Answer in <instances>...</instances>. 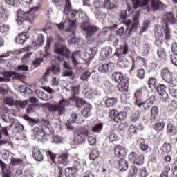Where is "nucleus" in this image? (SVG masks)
Returning <instances> with one entry per match:
<instances>
[{
	"label": "nucleus",
	"mask_w": 177,
	"mask_h": 177,
	"mask_svg": "<svg viewBox=\"0 0 177 177\" xmlns=\"http://www.w3.org/2000/svg\"><path fill=\"white\" fill-rule=\"evenodd\" d=\"M169 110L170 111H176L177 109V102L175 100L171 101L170 104L168 106Z\"/></svg>",
	"instance_id": "338daca9"
},
{
	"label": "nucleus",
	"mask_w": 177,
	"mask_h": 177,
	"mask_svg": "<svg viewBox=\"0 0 177 177\" xmlns=\"http://www.w3.org/2000/svg\"><path fill=\"white\" fill-rule=\"evenodd\" d=\"M55 53H57V55H61V56H67L68 53H70V50L67 49L66 46L56 44L55 47Z\"/></svg>",
	"instance_id": "dca6fc26"
},
{
	"label": "nucleus",
	"mask_w": 177,
	"mask_h": 177,
	"mask_svg": "<svg viewBox=\"0 0 177 177\" xmlns=\"http://www.w3.org/2000/svg\"><path fill=\"white\" fill-rule=\"evenodd\" d=\"M99 157V150L97 149H93L89 156V160H96Z\"/></svg>",
	"instance_id": "a18cd8bd"
},
{
	"label": "nucleus",
	"mask_w": 177,
	"mask_h": 177,
	"mask_svg": "<svg viewBox=\"0 0 177 177\" xmlns=\"http://www.w3.org/2000/svg\"><path fill=\"white\" fill-rule=\"evenodd\" d=\"M1 120H3L4 122H12L13 118L10 115V110H7L3 113L1 115Z\"/></svg>",
	"instance_id": "f704fd0d"
},
{
	"label": "nucleus",
	"mask_w": 177,
	"mask_h": 177,
	"mask_svg": "<svg viewBox=\"0 0 177 177\" xmlns=\"http://www.w3.org/2000/svg\"><path fill=\"white\" fill-rule=\"evenodd\" d=\"M73 168H75V171H80V169L84 168V165L80 161L75 160L73 162Z\"/></svg>",
	"instance_id": "052dcab7"
},
{
	"label": "nucleus",
	"mask_w": 177,
	"mask_h": 177,
	"mask_svg": "<svg viewBox=\"0 0 177 177\" xmlns=\"http://www.w3.org/2000/svg\"><path fill=\"white\" fill-rule=\"evenodd\" d=\"M162 30L163 31L164 35H162V32L157 31V28L155 29V37L158 39L155 41V45L156 46H161L162 44V38H165L166 41H169L171 39V30H169V24L171 23V24H176V19H175V17H174V14L172 12H166L162 18ZM165 35V37H164Z\"/></svg>",
	"instance_id": "f257e3e1"
},
{
	"label": "nucleus",
	"mask_w": 177,
	"mask_h": 177,
	"mask_svg": "<svg viewBox=\"0 0 177 177\" xmlns=\"http://www.w3.org/2000/svg\"><path fill=\"white\" fill-rule=\"evenodd\" d=\"M59 31H65L71 32V35H74L75 30H77V21L75 19H66L64 23L55 24Z\"/></svg>",
	"instance_id": "7ed1b4c3"
},
{
	"label": "nucleus",
	"mask_w": 177,
	"mask_h": 177,
	"mask_svg": "<svg viewBox=\"0 0 177 177\" xmlns=\"http://www.w3.org/2000/svg\"><path fill=\"white\" fill-rule=\"evenodd\" d=\"M112 78L118 84L120 82H122L124 81V76L120 72H115L112 74Z\"/></svg>",
	"instance_id": "e433bc0d"
},
{
	"label": "nucleus",
	"mask_w": 177,
	"mask_h": 177,
	"mask_svg": "<svg viewBox=\"0 0 177 177\" xmlns=\"http://www.w3.org/2000/svg\"><path fill=\"white\" fill-rule=\"evenodd\" d=\"M52 42H53V37H48L46 46L44 47V49H45L46 53V54L44 55V57H46L47 56H49V54H48V50L50 47V45L52 44Z\"/></svg>",
	"instance_id": "79ce46f5"
},
{
	"label": "nucleus",
	"mask_w": 177,
	"mask_h": 177,
	"mask_svg": "<svg viewBox=\"0 0 177 177\" xmlns=\"http://www.w3.org/2000/svg\"><path fill=\"white\" fill-rule=\"evenodd\" d=\"M113 53V48L111 46H105L102 48L100 53V60H106L107 57L111 56Z\"/></svg>",
	"instance_id": "2eb2a0df"
},
{
	"label": "nucleus",
	"mask_w": 177,
	"mask_h": 177,
	"mask_svg": "<svg viewBox=\"0 0 177 177\" xmlns=\"http://www.w3.org/2000/svg\"><path fill=\"white\" fill-rule=\"evenodd\" d=\"M4 103L7 106H15V100L12 97H6L4 99Z\"/></svg>",
	"instance_id": "6e6d98bb"
},
{
	"label": "nucleus",
	"mask_w": 177,
	"mask_h": 177,
	"mask_svg": "<svg viewBox=\"0 0 177 177\" xmlns=\"http://www.w3.org/2000/svg\"><path fill=\"white\" fill-rule=\"evenodd\" d=\"M88 143L91 146H95L96 145V136L92 135L88 136L87 138Z\"/></svg>",
	"instance_id": "603ef678"
},
{
	"label": "nucleus",
	"mask_w": 177,
	"mask_h": 177,
	"mask_svg": "<svg viewBox=\"0 0 177 177\" xmlns=\"http://www.w3.org/2000/svg\"><path fill=\"white\" fill-rule=\"evenodd\" d=\"M71 117L73 119V121L75 124H82L84 122V120L82 119V117H81V115L74 112L71 113Z\"/></svg>",
	"instance_id": "72a5a7b5"
},
{
	"label": "nucleus",
	"mask_w": 177,
	"mask_h": 177,
	"mask_svg": "<svg viewBox=\"0 0 177 177\" xmlns=\"http://www.w3.org/2000/svg\"><path fill=\"white\" fill-rule=\"evenodd\" d=\"M156 91L158 95H160V99L162 102H165L168 100L169 95L168 93H167V86H165V85L160 84L157 86Z\"/></svg>",
	"instance_id": "ddd939ff"
},
{
	"label": "nucleus",
	"mask_w": 177,
	"mask_h": 177,
	"mask_svg": "<svg viewBox=\"0 0 177 177\" xmlns=\"http://www.w3.org/2000/svg\"><path fill=\"white\" fill-rule=\"evenodd\" d=\"M161 77L165 82H167L169 84V82H171L174 81L172 80V73H171V71L168 68H165L162 70L161 71Z\"/></svg>",
	"instance_id": "a211bd4d"
},
{
	"label": "nucleus",
	"mask_w": 177,
	"mask_h": 177,
	"mask_svg": "<svg viewBox=\"0 0 177 177\" xmlns=\"http://www.w3.org/2000/svg\"><path fill=\"white\" fill-rule=\"evenodd\" d=\"M10 30V27L9 26V25H6V24L1 25L0 24V32L1 34H6V33L9 32Z\"/></svg>",
	"instance_id": "09e8293b"
},
{
	"label": "nucleus",
	"mask_w": 177,
	"mask_h": 177,
	"mask_svg": "<svg viewBox=\"0 0 177 177\" xmlns=\"http://www.w3.org/2000/svg\"><path fill=\"white\" fill-rule=\"evenodd\" d=\"M16 107H19L20 109H24L27 104H28V100H25L24 101L17 100L15 102Z\"/></svg>",
	"instance_id": "37998d69"
},
{
	"label": "nucleus",
	"mask_w": 177,
	"mask_h": 177,
	"mask_svg": "<svg viewBox=\"0 0 177 177\" xmlns=\"http://www.w3.org/2000/svg\"><path fill=\"white\" fill-rule=\"evenodd\" d=\"M65 3L64 15H69L71 19H74L77 16L78 11L71 9V1L70 0H65Z\"/></svg>",
	"instance_id": "f8f14e48"
},
{
	"label": "nucleus",
	"mask_w": 177,
	"mask_h": 177,
	"mask_svg": "<svg viewBox=\"0 0 177 177\" xmlns=\"http://www.w3.org/2000/svg\"><path fill=\"white\" fill-rule=\"evenodd\" d=\"M158 107L153 106L151 110V120H156L157 115H158Z\"/></svg>",
	"instance_id": "de8ad7c7"
},
{
	"label": "nucleus",
	"mask_w": 177,
	"mask_h": 177,
	"mask_svg": "<svg viewBox=\"0 0 177 177\" xmlns=\"http://www.w3.org/2000/svg\"><path fill=\"white\" fill-rule=\"evenodd\" d=\"M169 92L173 97H177V80H173L169 86Z\"/></svg>",
	"instance_id": "412c9836"
},
{
	"label": "nucleus",
	"mask_w": 177,
	"mask_h": 177,
	"mask_svg": "<svg viewBox=\"0 0 177 177\" xmlns=\"http://www.w3.org/2000/svg\"><path fill=\"white\" fill-rule=\"evenodd\" d=\"M104 1L105 0H95L93 3L95 9H99V8L103 7V5H104Z\"/></svg>",
	"instance_id": "0e129e2a"
},
{
	"label": "nucleus",
	"mask_w": 177,
	"mask_h": 177,
	"mask_svg": "<svg viewBox=\"0 0 177 177\" xmlns=\"http://www.w3.org/2000/svg\"><path fill=\"white\" fill-rule=\"evenodd\" d=\"M129 159L130 161H133V164H136V165H142L145 157L143 155L138 154L136 152H131L129 154Z\"/></svg>",
	"instance_id": "9b49d317"
},
{
	"label": "nucleus",
	"mask_w": 177,
	"mask_h": 177,
	"mask_svg": "<svg viewBox=\"0 0 177 177\" xmlns=\"http://www.w3.org/2000/svg\"><path fill=\"white\" fill-rule=\"evenodd\" d=\"M151 6L153 10L164 9V4L160 0H151Z\"/></svg>",
	"instance_id": "b1692460"
},
{
	"label": "nucleus",
	"mask_w": 177,
	"mask_h": 177,
	"mask_svg": "<svg viewBox=\"0 0 177 177\" xmlns=\"http://www.w3.org/2000/svg\"><path fill=\"white\" fill-rule=\"evenodd\" d=\"M132 5L134 8V9H138L140 7H145V10L149 13L150 10H151V8L149 6V3H150V0H131Z\"/></svg>",
	"instance_id": "1a4fd4ad"
},
{
	"label": "nucleus",
	"mask_w": 177,
	"mask_h": 177,
	"mask_svg": "<svg viewBox=\"0 0 177 177\" xmlns=\"http://www.w3.org/2000/svg\"><path fill=\"white\" fill-rule=\"evenodd\" d=\"M76 131H77L83 136H88V135H89V131L84 127L77 129Z\"/></svg>",
	"instance_id": "69168bd1"
},
{
	"label": "nucleus",
	"mask_w": 177,
	"mask_h": 177,
	"mask_svg": "<svg viewBox=\"0 0 177 177\" xmlns=\"http://www.w3.org/2000/svg\"><path fill=\"white\" fill-rule=\"evenodd\" d=\"M27 39H28V33L24 32L16 37L15 42L19 45H23Z\"/></svg>",
	"instance_id": "5701e85b"
},
{
	"label": "nucleus",
	"mask_w": 177,
	"mask_h": 177,
	"mask_svg": "<svg viewBox=\"0 0 177 177\" xmlns=\"http://www.w3.org/2000/svg\"><path fill=\"white\" fill-rule=\"evenodd\" d=\"M108 138L110 142H117L120 139V137L115 133H111Z\"/></svg>",
	"instance_id": "e2e57ef3"
},
{
	"label": "nucleus",
	"mask_w": 177,
	"mask_h": 177,
	"mask_svg": "<svg viewBox=\"0 0 177 177\" xmlns=\"http://www.w3.org/2000/svg\"><path fill=\"white\" fill-rule=\"evenodd\" d=\"M41 129L46 136V140H48V138H49V136L52 133V129H50V122H49V120H46L43 124Z\"/></svg>",
	"instance_id": "aec40b11"
},
{
	"label": "nucleus",
	"mask_w": 177,
	"mask_h": 177,
	"mask_svg": "<svg viewBox=\"0 0 177 177\" xmlns=\"http://www.w3.org/2000/svg\"><path fill=\"white\" fill-rule=\"evenodd\" d=\"M69 100L75 102L77 107H82L84 104H86V101H85V100H84L83 98H80L75 95H73L71 98H69Z\"/></svg>",
	"instance_id": "4be33fe9"
},
{
	"label": "nucleus",
	"mask_w": 177,
	"mask_h": 177,
	"mask_svg": "<svg viewBox=\"0 0 177 177\" xmlns=\"http://www.w3.org/2000/svg\"><path fill=\"white\" fill-rule=\"evenodd\" d=\"M109 117L114 122H121L125 120V113L124 112L117 111V110H111L109 113Z\"/></svg>",
	"instance_id": "6e6552de"
},
{
	"label": "nucleus",
	"mask_w": 177,
	"mask_h": 177,
	"mask_svg": "<svg viewBox=\"0 0 177 177\" xmlns=\"http://www.w3.org/2000/svg\"><path fill=\"white\" fill-rule=\"evenodd\" d=\"M75 142L79 144L85 142V136H82L77 130L75 133Z\"/></svg>",
	"instance_id": "ea45409f"
},
{
	"label": "nucleus",
	"mask_w": 177,
	"mask_h": 177,
	"mask_svg": "<svg viewBox=\"0 0 177 177\" xmlns=\"http://www.w3.org/2000/svg\"><path fill=\"white\" fill-rule=\"evenodd\" d=\"M39 10V7L35 6L31 8L28 11L24 12V16L26 20L30 23H33L34 20H35L36 13Z\"/></svg>",
	"instance_id": "9d476101"
},
{
	"label": "nucleus",
	"mask_w": 177,
	"mask_h": 177,
	"mask_svg": "<svg viewBox=\"0 0 177 177\" xmlns=\"http://www.w3.org/2000/svg\"><path fill=\"white\" fill-rule=\"evenodd\" d=\"M35 110H37V104H30L26 109V113H28V114H32V113L35 112Z\"/></svg>",
	"instance_id": "864d4df0"
},
{
	"label": "nucleus",
	"mask_w": 177,
	"mask_h": 177,
	"mask_svg": "<svg viewBox=\"0 0 177 177\" xmlns=\"http://www.w3.org/2000/svg\"><path fill=\"white\" fill-rule=\"evenodd\" d=\"M70 104V101L62 98L58 103L49 104L48 110L53 113H58V115H63L66 113V107Z\"/></svg>",
	"instance_id": "20e7f679"
},
{
	"label": "nucleus",
	"mask_w": 177,
	"mask_h": 177,
	"mask_svg": "<svg viewBox=\"0 0 177 177\" xmlns=\"http://www.w3.org/2000/svg\"><path fill=\"white\" fill-rule=\"evenodd\" d=\"M44 42H45V38L40 34L37 36V39L33 43V45H35V46H42L44 45Z\"/></svg>",
	"instance_id": "a19ab883"
},
{
	"label": "nucleus",
	"mask_w": 177,
	"mask_h": 177,
	"mask_svg": "<svg viewBox=\"0 0 177 177\" xmlns=\"http://www.w3.org/2000/svg\"><path fill=\"white\" fill-rule=\"evenodd\" d=\"M89 77H91V72L89 71H86L80 75V80L84 82L88 81Z\"/></svg>",
	"instance_id": "3c124183"
},
{
	"label": "nucleus",
	"mask_w": 177,
	"mask_h": 177,
	"mask_svg": "<svg viewBox=\"0 0 177 177\" xmlns=\"http://www.w3.org/2000/svg\"><path fill=\"white\" fill-rule=\"evenodd\" d=\"M138 175V167L136 166H131L129 171V176L136 177Z\"/></svg>",
	"instance_id": "8fccbe9b"
},
{
	"label": "nucleus",
	"mask_w": 177,
	"mask_h": 177,
	"mask_svg": "<svg viewBox=\"0 0 177 177\" xmlns=\"http://www.w3.org/2000/svg\"><path fill=\"white\" fill-rule=\"evenodd\" d=\"M165 127V122H158L155 124L154 129L156 131V132H161L162 129Z\"/></svg>",
	"instance_id": "49530a36"
},
{
	"label": "nucleus",
	"mask_w": 177,
	"mask_h": 177,
	"mask_svg": "<svg viewBox=\"0 0 177 177\" xmlns=\"http://www.w3.org/2000/svg\"><path fill=\"white\" fill-rule=\"evenodd\" d=\"M44 91H46L47 93H44L41 90H37L35 93L37 96L41 99V100H45L48 102V100H50L52 99V94L55 93V90L52 89L50 87H42Z\"/></svg>",
	"instance_id": "39448f33"
},
{
	"label": "nucleus",
	"mask_w": 177,
	"mask_h": 177,
	"mask_svg": "<svg viewBox=\"0 0 177 177\" xmlns=\"http://www.w3.org/2000/svg\"><path fill=\"white\" fill-rule=\"evenodd\" d=\"M154 102H156V96H154V95H150L149 99H147L145 102L142 104V107L144 108V110L149 109L150 106H153V104H154Z\"/></svg>",
	"instance_id": "bb28decb"
},
{
	"label": "nucleus",
	"mask_w": 177,
	"mask_h": 177,
	"mask_svg": "<svg viewBox=\"0 0 177 177\" xmlns=\"http://www.w3.org/2000/svg\"><path fill=\"white\" fill-rule=\"evenodd\" d=\"M10 164L14 167H17V165H20V164H23V160L20 158H11Z\"/></svg>",
	"instance_id": "5fc2aeb1"
},
{
	"label": "nucleus",
	"mask_w": 177,
	"mask_h": 177,
	"mask_svg": "<svg viewBox=\"0 0 177 177\" xmlns=\"http://www.w3.org/2000/svg\"><path fill=\"white\" fill-rule=\"evenodd\" d=\"M81 59L82 60H84L85 62V65L86 66H89V62L92 60L93 57L92 55H91L89 51L87 50V52L84 53L82 55H81Z\"/></svg>",
	"instance_id": "2f4dec72"
},
{
	"label": "nucleus",
	"mask_w": 177,
	"mask_h": 177,
	"mask_svg": "<svg viewBox=\"0 0 177 177\" xmlns=\"http://www.w3.org/2000/svg\"><path fill=\"white\" fill-rule=\"evenodd\" d=\"M50 71H52V73H53V74H60V66L59 65H55V66H52L51 68H50Z\"/></svg>",
	"instance_id": "774afa93"
},
{
	"label": "nucleus",
	"mask_w": 177,
	"mask_h": 177,
	"mask_svg": "<svg viewBox=\"0 0 177 177\" xmlns=\"http://www.w3.org/2000/svg\"><path fill=\"white\" fill-rule=\"evenodd\" d=\"M103 129V124H97L94 127H92L93 132L96 133H100V131Z\"/></svg>",
	"instance_id": "680f3d73"
},
{
	"label": "nucleus",
	"mask_w": 177,
	"mask_h": 177,
	"mask_svg": "<svg viewBox=\"0 0 177 177\" xmlns=\"http://www.w3.org/2000/svg\"><path fill=\"white\" fill-rule=\"evenodd\" d=\"M32 157L35 161H37L38 162L44 160V155H42L41 150L38 147H33Z\"/></svg>",
	"instance_id": "6ab92c4d"
},
{
	"label": "nucleus",
	"mask_w": 177,
	"mask_h": 177,
	"mask_svg": "<svg viewBox=\"0 0 177 177\" xmlns=\"http://www.w3.org/2000/svg\"><path fill=\"white\" fill-rule=\"evenodd\" d=\"M118 169L120 171H127L128 169V162L124 159L119 160Z\"/></svg>",
	"instance_id": "4c0bfd02"
},
{
	"label": "nucleus",
	"mask_w": 177,
	"mask_h": 177,
	"mask_svg": "<svg viewBox=\"0 0 177 177\" xmlns=\"http://www.w3.org/2000/svg\"><path fill=\"white\" fill-rule=\"evenodd\" d=\"M129 53V47L128 44L125 43L124 46H122L120 48L116 50L115 53L112 56V59H115V62L120 59V57L123 56H127Z\"/></svg>",
	"instance_id": "423d86ee"
},
{
	"label": "nucleus",
	"mask_w": 177,
	"mask_h": 177,
	"mask_svg": "<svg viewBox=\"0 0 177 177\" xmlns=\"http://www.w3.org/2000/svg\"><path fill=\"white\" fill-rule=\"evenodd\" d=\"M142 93L141 89L137 90L134 93L136 99L135 104L136 106H138L140 109L143 106V104H145V102H143V97H142Z\"/></svg>",
	"instance_id": "f3484780"
},
{
	"label": "nucleus",
	"mask_w": 177,
	"mask_h": 177,
	"mask_svg": "<svg viewBox=\"0 0 177 177\" xmlns=\"http://www.w3.org/2000/svg\"><path fill=\"white\" fill-rule=\"evenodd\" d=\"M77 170L74 167H68L65 169V176L66 177H75Z\"/></svg>",
	"instance_id": "c9c22d12"
},
{
	"label": "nucleus",
	"mask_w": 177,
	"mask_h": 177,
	"mask_svg": "<svg viewBox=\"0 0 177 177\" xmlns=\"http://www.w3.org/2000/svg\"><path fill=\"white\" fill-rule=\"evenodd\" d=\"M91 110H92V106L89 104H86L82 109L81 113L83 117L86 118L91 115Z\"/></svg>",
	"instance_id": "7c9ffc66"
},
{
	"label": "nucleus",
	"mask_w": 177,
	"mask_h": 177,
	"mask_svg": "<svg viewBox=\"0 0 177 177\" xmlns=\"http://www.w3.org/2000/svg\"><path fill=\"white\" fill-rule=\"evenodd\" d=\"M138 142L140 143V149L142 150V151H146L147 149H149V145L145 144V140L142 138H140V140H138Z\"/></svg>",
	"instance_id": "13d9d810"
},
{
	"label": "nucleus",
	"mask_w": 177,
	"mask_h": 177,
	"mask_svg": "<svg viewBox=\"0 0 177 177\" xmlns=\"http://www.w3.org/2000/svg\"><path fill=\"white\" fill-rule=\"evenodd\" d=\"M19 91L21 93H24V95H31V93H32V90L26 85L20 86Z\"/></svg>",
	"instance_id": "58836bf2"
},
{
	"label": "nucleus",
	"mask_w": 177,
	"mask_h": 177,
	"mask_svg": "<svg viewBox=\"0 0 177 177\" xmlns=\"http://www.w3.org/2000/svg\"><path fill=\"white\" fill-rule=\"evenodd\" d=\"M81 59V52L77 51L72 53L71 56V60L73 64L75 66V67H77L78 66V62H80V59Z\"/></svg>",
	"instance_id": "a878e982"
},
{
	"label": "nucleus",
	"mask_w": 177,
	"mask_h": 177,
	"mask_svg": "<svg viewBox=\"0 0 177 177\" xmlns=\"http://www.w3.org/2000/svg\"><path fill=\"white\" fill-rule=\"evenodd\" d=\"M118 88L120 92H128V80L124 79L118 84Z\"/></svg>",
	"instance_id": "cd10ccee"
},
{
	"label": "nucleus",
	"mask_w": 177,
	"mask_h": 177,
	"mask_svg": "<svg viewBox=\"0 0 177 177\" xmlns=\"http://www.w3.org/2000/svg\"><path fill=\"white\" fill-rule=\"evenodd\" d=\"M17 15V18L16 19V21L17 24H19V26H21V24L24 23V21L27 20L24 15V11L19 10H18Z\"/></svg>",
	"instance_id": "c85d7f7f"
},
{
	"label": "nucleus",
	"mask_w": 177,
	"mask_h": 177,
	"mask_svg": "<svg viewBox=\"0 0 177 177\" xmlns=\"http://www.w3.org/2000/svg\"><path fill=\"white\" fill-rule=\"evenodd\" d=\"M0 10L1 20H2V21H8V19H9V12H8V10L3 6H1Z\"/></svg>",
	"instance_id": "473e14b6"
},
{
	"label": "nucleus",
	"mask_w": 177,
	"mask_h": 177,
	"mask_svg": "<svg viewBox=\"0 0 177 177\" xmlns=\"http://www.w3.org/2000/svg\"><path fill=\"white\" fill-rule=\"evenodd\" d=\"M117 102H118V98L117 97H108L105 99L104 104L106 107H114L117 104Z\"/></svg>",
	"instance_id": "c756f323"
},
{
	"label": "nucleus",
	"mask_w": 177,
	"mask_h": 177,
	"mask_svg": "<svg viewBox=\"0 0 177 177\" xmlns=\"http://www.w3.org/2000/svg\"><path fill=\"white\" fill-rule=\"evenodd\" d=\"M78 15L80 19L84 20V21L82 23L80 26V30L86 32L87 38H91V37L95 35L96 32L100 31V29L97 28V26L88 24V23H89V17H88L86 13H85L84 10H80L78 12Z\"/></svg>",
	"instance_id": "f03ea898"
},
{
	"label": "nucleus",
	"mask_w": 177,
	"mask_h": 177,
	"mask_svg": "<svg viewBox=\"0 0 177 177\" xmlns=\"http://www.w3.org/2000/svg\"><path fill=\"white\" fill-rule=\"evenodd\" d=\"M33 135L36 139H38L41 142H46V136L42 129L39 127H35L33 129Z\"/></svg>",
	"instance_id": "4468645a"
},
{
	"label": "nucleus",
	"mask_w": 177,
	"mask_h": 177,
	"mask_svg": "<svg viewBox=\"0 0 177 177\" xmlns=\"http://www.w3.org/2000/svg\"><path fill=\"white\" fill-rule=\"evenodd\" d=\"M138 131V129L136 128V127H135V125L131 124L129 129H128V134L130 135V136H132L133 135H136Z\"/></svg>",
	"instance_id": "4d7b16f0"
},
{
	"label": "nucleus",
	"mask_w": 177,
	"mask_h": 177,
	"mask_svg": "<svg viewBox=\"0 0 177 177\" xmlns=\"http://www.w3.org/2000/svg\"><path fill=\"white\" fill-rule=\"evenodd\" d=\"M149 52H150V46L149 44H145L142 46V56H147L149 54Z\"/></svg>",
	"instance_id": "bf43d9fd"
},
{
	"label": "nucleus",
	"mask_w": 177,
	"mask_h": 177,
	"mask_svg": "<svg viewBox=\"0 0 177 177\" xmlns=\"http://www.w3.org/2000/svg\"><path fill=\"white\" fill-rule=\"evenodd\" d=\"M68 159V153H64L58 157L57 162L58 164H64V162H67Z\"/></svg>",
	"instance_id": "c03bdc74"
},
{
	"label": "nucleus",
	"mask_w": 177,
	"mask_h": 177,
	"mask_svg": "<svg viewBox=\"0 0 177 177\" xmlns=\"http://www.w3.org/2000/svg\"><path fill=\"white\" fill-rule=\"evenodd\" d=\"M115 154L118 157H124L127 155V151H125V147L121 145H118L115 147Z\"/></svg>",
	"instance_id": "393cba45"
},
{
	"label": "nucleus",
	"mask_w": 177,
	"mask_h": 177,
	"mask_svg": "<svg viewBox=\"0 0 177 177\" xmlns=\"http://www.w3.org/2000/svg\"><path fill=\"white\" fill-rule=\"evenodd\" d=\"M97 71L102 74H109L114 70V63L109 62L107 64H102L97 66Z\"/></svg>",
	"instance_id": "0eeeda50"
}]
</instances>
